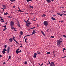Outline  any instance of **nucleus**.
Segmentation results:
<instances>
[{"mask_svg":"<svg viewBox=\"0 0 66 66\" xmlns=\"http://www.w3.org/2000/svg\"><path fill=\"white\" fill-rule=\"evenodd\" d=\"M43 24L45 26H47L48 24V21H45L43 23Z\"/></svg>","mask_w":66,"mask_h":66,"instance_id":"obj_1","label":"nucleus"},{"mask_svg":"<svg viewBox=\"0 0 66 66\" xmlns=\"http://www.w3.org/2000/svg\"><path fill=\"white\" fill-rule=\"evenodd\" d=\"M63 41H60V40H57V45H61V42H62Z\"/></svg>","mask_w":66,"mask_h":66,"instance_id":"obj_2","label":"nucleus"},{"mask_svg":"<svg viewBox=\"0 0 66 66\" xmlns=\"http://www.w3.org/2000/svg\"><path fill=\"white\" fill-rule=\"evenodd\" d=\"M50 66H55V65L54 62H52L51 63Z\"/></svg>","mask_w":66,"mask_h":66,"instance_id":"obj_3","label":"nucleus"},{"mask_svg":"<svg viewBox=\"0 0 66 66\" xmlns=\"http://www.w3.org/2000/svg\"><path fill=\"white\" fill-rule=\"evenodd\" d=\"M26 23V26L27 27H29V25L30 24H31V23Z\"/></svg>","mask_w":66,"mask_h":66,"instance_id":"obj_4","label":"nucleus"},{"mask_svg":"<svg viewBox=\"0 0 66 66\" xmlns=\"http://www.w3.org/2000/svg\"><path fill=\"white\" fill-rule=\"evenodd\" d=\"M19 48H18V49L16 50V54H18V53H19L18 52H19Z\"/></svg>","mask_w":66,"mask_h":66,"instance_id":"obj_5","label":"nucleus"},{"mask_svg":"<svg viewBox=\"0 0 66 66\" xmlns=\"http://www.w3.org/2000/svg\"><path fill=\"white\" fill-rule=\"evenodd\" d=\"M14 22H13L12 21H11L10 22V26H13V25L14 24Z\"/></svg>","mask_w":66,"mask_h":66,"instance_id":"obj_6","label":"nucleus"},{"mask_svg":"<svg viewBox=\"0 0 66 66\" xmlns=\"http://www.w3.org/2000/svg\"><path fill=\"white\" fill-rule=\"evenodd\" d=\"M10 47L9 46L8 48L7 49V53H9L10 52Z\"/></svg>","mask_w":66,"mask_h":66,"instance_id":"obj_7","label":"nucleus"},{"mask_svg":"<svg viewBox=\"0 0 66 66\" xmlns=\"http://www.w3.org/2000/svg\"><path fill=\"white\" fill-rule=\"evenodd\" d=\"M13 38H10L9 39V40L10 41V42H12V41H13Z\"/></svg>","mask_w":66,"mask_h":66,"instance_id":"obj_8","label":"nucleus"},{"mask_svg":"<svg viewBox=\"0 0 66 66\" xmlns=\"http://www.w3.org/2000/svg\"><path fill=\"white\" fill-rule=\"evenodd\" d=\"M13 40H14V41L15 42H16V43H17V44H19V43H18V42H17V41L15 40V39H14V38H13Z\"/></svg>","mask_w":66,"mask_h":66,"instance_id":"obj_9","label":"nucleus"},{"mask_svg":"<svg viewBox=\"0 0 66 66\" xmlns=\"http://www.w3.org/2000/svg\"><path fill=\"white\" fill-rule=\"evenodd\" d=\"M18 27H19L20 28H21L20 26V24H19V22L18 21Z\"/></svg>","mask_w":66,"mask_h":66,"instance_id":"obj_10","label":"nucleus"},{"mask_svg":"<svg viewBox=\"0 0 66 66\" xmlns=\"http://www.w3.org/2000/svg\"><path fill=\"white\" fill-rule=\"evenodd\" d=\"M46 1L48 3H50V2H51V1L50 0H47Z\"/></svg>","mask_w":66,"mask_h":66,"instance_id":"obj_11","label":"nucleus"},{"mask_svg":"<svg viewBox=\"0 0 66 66\" xmlns=\"http://www.w3.org/2000/svg\"><path fill=\"white\" fill-rule=\"evenodd\" d=\"M51 19H52V20H56V19H55V18H53V17H52L51 18Z\"/></svg>","mask_w":66,"mask_h":66,"instance_id":"obj_12","label":"nucleus"},{"mask_svg":"<svg viewBox=\"0 0 66 66\" xmlns=\"http://www.w3.org/2000/svg\"><path fill=\"white\" fill-rule=\"evenodd\" d=\"M46 16V15L43 14L42 15V17H45Z\"/></svg>","mask_w":66,"mask_h":66,"instance_id":"obj_13","label":"nucleus"},{"mask_svg":"<svg viewBox=\"0 0 66 66\" xmlns=\"http://www.w3.org/2000/svg\"><path fill=\"white\" fill-rule=\"evenodd\" d=\"M57 14L58 15H59H59H60V16H62V14H60V13H57Z\"/></svg>","mask_w":66,"mask_h":66,"instance_id":"obj_14","label":"nucleus"},{"mask_svg":"<svg viewBox=\"0 0 66 66\" xmlns=\"http://www.w3.org/2000/svg\"><path fill=\"white\" fill-rule=\"evenodd\" d=\"M41 33H42V34H43V35L44 36H45V34H44V32H43V31H41Z\"/></svg>","mask_w":66,"mask_h":66,"instance_id":"obj_15","label":"nucleus"},{"mask_svg":"<svg viewBox=\"0 0 66 66\" xmlns=\"http://www.w3.org/2000/svg\"><path fill=\"white\" fill-rule=\"evenodd\" d=\"M20 33L21 35H22V34H23V32L22 31H21L20 32Z\"/></svg>","mask_w":66,"mask_h":66,"instance_id":"obj_16","label":"nucleus"},{"mask_svg":"<svg viewBox=\"0 0 66 66\" xmlns=\"http://www.w3.org/2000/svg\"><path fill=\"white\" fill-rule=\"evenodd\" d=\"M35 34V30H33V31L32 32V33L31 34V35H33V34Z\"/></svg>","mask_w":66,"mask_h":66,"instance_id":"obj_17","label":"nucleus"},{"mask_svg":"<svg viewBox=\"0 0 66 66\" xmlns=\"http://www.w3.org/2000/svg\"><path fill=\"white\" fill-rule=\"evenodd\" d=\"M29 19H28L27 20V21H26L25 20H24V22H26V23H27L29 21Z\"/></svg>","mask_w":66,"mask_h":66,"instance_id":"obj_18","label":"nucleus"},{"mask_svg":"<svg viewBox=\"0 0 66 66\" xmlns=\"http://www.w3.org/2000/svg\"><path fill=\"white\" fill-rule=\"evenodd\" d=\"M14 27H13V26H11V29H14Z\"/></svg>","mask_w":66,"mask_h":66,"instance_id":"obj_19","label":"nucleus"},{"mask_svg":"<svg viewBox=\"0 0 66 66\" xmlns=\"http://www.w3.org/2000/svg\"><path fill=\"white\" fill-rule=\"evenodd\" d=\"M7 51V50L5 49H4L3 50V51H4L5 52V51Z\"/></svg>","mask_w":66,"mask_h":66,"instance_id":"obj_20","label":"nucleus"},{"mask_svg":"<svg viewBox=\"0 0 66 66\" xmlns=\"http://www.w3.org/2000/svg\"><path fill=\"white\" fill-rule=\"evenodd\" d=\"M8 14V13L7 12H6L4 14V15H7Z\"/></svg>","mask_w":66,"mask_h":66,"instance_id":"obj_21","label":"nucleus"},{"mask_svg":"<svg viewBox=\"0 0 66 66\" xmlns=\"http://www.w3.org/2000/svg\"><path fill=\"white\" fill-rule=\"evenodd\" d=\"M27 39H28V38H26L25 39V41L26 43H27Z\"/></svg>","mask_w":66,"mask_h":66,"instance_id":"obj_22","label":"nucleus"},{"mask_svg":"<svg viewBox=\"0 0 66 66\" xmlns=\"http://www.w3.org/2000/svg\"><path fill=\"white\" fill-rule=\"evenodd\" d=\"M4 27L5 28V29H6V26L5 25L4 26Z\"/></svg>","mask_w":66,"mask_h":66,"instance_id":"obj_23","label":"nucleus"},{"mask_svg":"<svg viewBox=\"0 0 66 66\" xmlns=\"http://www.w3.org/2000/svg\"><path fill=\"white\" fill-rule=\"evenodd\" d=\"M37 53H38V54H40V52H37Z\"/></svg>","mask_w":66,"mask_h":66,"instance_id":"obj_24","label":"nucleus"},{"mask_svg":"<svg viewBox=\"0 0 66 66\" xmlns=\"http://www.w3.org/2000/svg\"><path fill=\"white\" fill-rule=\"evenodd\" d=\"M55 53V51H54L52 52V53H53L54 55V53Z\"/></svg>","mask_w":66,"mask_h":66,"instance_id":"obj_25","label":"nucleus"},{"mask_svg":"<svg viewBox=\"0 0 66 66\" xmlns=\"http://www.w3.org/2000/svg\"><path fill=\"white\" fill-rule=\"evenodd\" d=\"M29 7H30V8H31V9H33V6H29Z\"/></svg>","mask_w":66,"mask_h":66,"instance_id":"obj_26","label":"nucleus"},{"mask_svg":"<svg viewBox=\"0 0 66 66\" xmlns=\"http://www.w3.org/2000/svg\"><path fill=\"white\" fill-rule=\"evenodd\" d=\"M11 56L10 55L9 56V60L10 59H11Z\"/></svg>","mask_w":66,"mask_h":66,"instance_id":"obj_27","label":"nucleus"},{"mask_svg":"<svg viewBox=\"0 0 66 66\" xmlns=\"http://www.w3.org/2000/svg\"><path fill=\"white\" fill-rule=\"evenodd\" d=\"M2 52L3 53V54H4L5 53V52L4 51H2Z\"/></svg>","mask_w":66,"mask_h":66,"instance_id":"obj_28","label":"nucleus"},{"mask_svg":"<svg viewBox=\"0 0 66 66\" xmlns=\"http://www.w3.org/2000/svg\"><path fill=\"white\" fill-rule=\"evenodd\" d=\"M63 35V37H65V38H66V35Z\"/></svg>","mask_w":66,"mask_h":66,"instance_id":"obj_29","label":"nucleus"},{"mask_svg":"<svg viewBox=\"0 0 66 66\" xmlns=\"http://www.w3.org/2000/svg\"><path fill=\"white\" fill-rule=\"evenodd\" d=\"M6 47H7V45H5L4 46V47H5V48H6Z\"/></svg>","mask_w":66,"mask_h":66,"instance_id":"obj_30","label":"nucleus"},{"mask_svg":"<svg viewBox=\"0 0 66 66\" xmlns=\"http://www.w3.org/2000/svg\"><path fill=\"white\" fill-rule=\"evenodd\" d=\"M5 30H6V29H5V28L3 29V31H5Z\"/></svg>","mask_w":66,"mask_h":66,"instance_id":"obj_31","label":"nucleus"},{"mask_svg":"<svg viewBox=\"0 0 66 66\" xmlns=\"http://www.w3.org/2000/svg\"><path fill=\"white\" fill-rule=\"evenodd\" d=\"M14 29L15 31H17V30H16V29L15 28H14Z\"/></svg>","mask_w":66,"mask_h":66,"instance_id":"obj_32","label":"nucleus"},{"mask_svg":"<svg viewBox=\"0 0 66 66\" xmlns=\"http://www.w3.org/2000/svg\"><path fill=\"white\" fill-rule=\"evenodd\" d=\"M27 64V62L26 61H25L24 62V64Z\"/></svg>","mask_w":66,"mask_h":66,"instance_id":"obj_33","label":"nucleus"},{"mask_svg":"<svg viewBox=\"0 0 66 66\" xmlns=\"http://www.w3.org/2000/svg\"><path fill=\"white\" fill-rule=\"evenodd\" d=\"M60 40V41H61V40H62V38H60V39H59V40Z\"/></svg>","mask_w":66,"mask_h":66,"instance_id":"obj_34","label":"nucleus"},{"mask_svg":"<svg viewBox=\"0 0 66 66\" xmlns=\"http://www.w3.org/2000/svg\"><path fill=\"white\" fill-rule=\"evenodd\" d=\"M34 57H35V58H36V55H34Z\"/></svg>","mask_w":66,"mask_h":66,"instance_id":"obj_35","label":"nucleus"},{"mask_svg":"<svg viewBox=\"0 0 66 66\" xmlns=\"http://www.w3.org/2000/svg\"><path fill=\"white\" fill-rule=\"evenodd\" d=\"M47 54H50V53L49 52H48L47 53Z\"/></svg>","mask_w":66,"mask_h":66,"instance_id":"obj_36","label":"nucleus"},{"mask_svg":"<svg viewBox=\"0 0 66 66\" xmlns=\"http://www.w3.org/2000/svg\"><path fill=\"white\" fill-rule=\"evenodd\" d=\"M51 37L52 38H54V36H51Z\"/></svg>","mask_w":66,"mask_h":66,"instance_id":"obj_37","label":"nucleus"},{"mask_svg":"<svg viewBox=\"0 0 66 66\" xmlns=\"http://www.w3.org/2000/svg\"><path fill=\"white\" fill-rule=\"evenodd\" d=\"M34 55H37V54H36V53H35L34 54Z\"/></svg>","mask_w":66,"mask_h":66,"instance_id":"obj_38","label":"nucleus"},{"mask_svg":"<svg viewBox=\"0 0 66 66\" xmlns=\"http://www.w3.org/2000/svg\"><path fill=\"white\" fill-rule=\"evenodd\" d=\"M15 0H11V2H13V1H15Z\"/></svg>","mask_w":66,"mask_h":66,"instance_id":"obj_39","label":"nucleus"},{"mask_svg":"<svg viewBox=\"0 0 66 66\" xmlns=\"http://www.w3.org/2000/svg\"><path fill=\"white\" fill-rule=\"evenodd\" d=\"M64 57H66V56H64V57H62L61 58H64Z\"/></svg>","mask_w":66,"mask_h":66,"instance_id":"obj_40","label":"nucleus"},{"mask_svg":"<svg viewBox=\"0 0 66 66\" xmlns=\"http://www.w3.org/2000/svg\"><path fill=\"white\" fill-rule=\"evenodd\" d=\"M26 36H30V35H27Z\"/></svg>","mask_w":66,"mask_h":66,"instance_id":"obj_41","label":"nucleus"},{"mask_svg":"<svg viewBox=\"0 0 66 66\" xmlns=\"http://www.w3.org/2000/svg\"><path fill=\"white\" fill-rule=\"evenodd\" d=\"M21 52V50H20V51H19L18 52H19V53H20Z\"/></svg>","mask_w":66,"mask_h":66,"instance_id":"obj_42","label":"nucleus"},{"mask_svg":"<svg viewBox=\"0 0 66 66\" xmlns=\"http://www.w3.org/2000/svg\"><path fill=\"white\" fill-rule=\"evenodd\" d=\"M3 5V7H5V5Z\"/></svg>","mask_w":66,"mask_h":66,"instance_id":"obj_43","label":"nucleus"},{"mask_svg":"<svg viewBox=\"0 0 66 66\" xmlns=\"http://www.w3.org/2000/svg\"><path fill=\"white\" fill-rule=\"evenodd\" d=\"M49 64L50 65V64H51V63H50V61H49Z\"/></svg>","mask_w":66,"mask_h":66,"instance_id":"obj_44","label":"nucleus"},{"mask_svg":"<svg viewBox=\"0 0 66 66\" xmlns=\"http://www.w3.org/2000/svg\"><path fill=\"white\" fill-rule=\"evenodd\" d=\"M43 63H42L41 65H40V66H43Z\"/></svg>","mask_w":66,"mask_h":66,"instance_id":"obj_45","label":"nucleus"},{"mask_svg":"<svg viewBox=\"0 0 66 66\" xmlns=\"http://www.w3.org/2000/svg\"><path fill=\"white\" fill-rule=\"evenodd\" d=\"M0 18H1V19H2V18H2L1 16H0Z\"/></svg>","mask_w":66,"mask_h":66,"instance_id":"obj_46","label":"nucleus"},{"mask_svg":"<svg viewBox=\"0 0 66 66\" xmlns=\"http://www.w3.org/2000/svg\"><path fill=\"white\" fill-rule=\"evenodd\" d=\"M8 18H11V17H10V16H8Z\"/></svg>","mask_w":66,"mask_h":66,"instance_id":"obj_47","label":"nucleus"},{"mask_svg":"<svg viewBox=\"0 0 66 66\" xmlns=\"http://www.w3.org/2000/svg\"><path fill=\"white\" fill-rule=\"evenodd\" d=\"M2 57V55H0V57Z\"/></svg>","mask_w":66,"mask_h":66,"instance_id":"obj_48","label":"nucleus"},{"mask_svg":"<svg viewBox=\"0 0 66 66\" xmlns=\"http://www.w3.org/2000/svg\"><path fill=\"white\" fill-rule=\"evenodd\" d=\"M27 2H29V0H26Z\"/></svg>","mask_w":66,"mask_h":66,"instance_id":"obj_49","label":"nucleus"},{"mask_svg":"<svg viewBox=\"0 0 66 66\" xmlns=\"http://www.w3.org/2000/svg\"><path fill=\"white\" fill-rule=\"evenodd\" d=\"M1 22H4V21H2L1 20Z\"/></svg>","mask_w":66,"mask_h":66,"instance_id":"obj_50","label":"nucleus"},{"mask_svg":"<svg viewBox=\"0 0 66 66\" xmlns=\"http://www.w3.org/2000/svg\"><path fill=\"white\" fill-rule=\"evenodd\" d=\"M29 1H32V0H29Z\"/></svg>","mask_w":66,"mask_h":66,"instance_id":"obj_51","label":"nucleus"},{"mask_svg":"<svg viewBox=\"0 0 66 66\" xmlns=\"http://www.w3.org/2000/svg\"><path fill=\"white\" fill-rule=\"evenodd\" d=\"M26 37H27V36H26L24 37V38H25Z\"/></svg>","mask_w":66,"mask_h":66,"instance_id":"obj_52","label":"nucleus"},{"mask_svg":"<svg viewBox=\"0 0 66 66\" xmlns=\"http://www.w3.org/2000/svg\"><path fill=\"white\" fill-rule=\"evenodd\" d=\"M34 19H33V21H35V20H34Z\"/></svg>","mask_w":66,"mask_h":66,"instance_id":"obj_53","label":"nucleus"},{"mask_svg":"<svg viewBox=\"0 0 66 66\" xmlns=\"http://www.w3.org/2000/svg\"><path fill=\"white\" fill-rule=\"evenodd\" d=\"M1 20H2V21H4V20L3 19H1Z\"/></svg>","mask_w":66,"mask_h":66,"instance_id":"obj_54","label":"nucleus"},{"mask_svg":"<svg viewBox=\"0 0 66 66\" xmlns=\"http://www.w3.org/2000/svg\"><path fill=\"white\" fill-rule=\"evenodd\" d=\"M19 11H20V12H22V11H21L20 10H19Z\"/></svg>","mask_w":66,"mask_h":66,"instance_id":"obj_55","label":"nucleus"},{"mask_svg":"<svg viewBox=\"0 0 66 66\" xmlns=\"http://www.w3.org/2000/svg\"><path fill=\"white\" fill-rule=\"evenodd\" d=\"M11 47H13V45H12L11 46Z\"/></svg>","mask_w":66,"mask_h":66,"instance_id":"obj_56","label":"nucleus"},{"mask_svg":"<svg viewBox=\"0 0 66 66\" xmlns=\"http://www.w3.org/2000/svg\"><path fill=\"white\" fill-rule=\"evenodd\" d=\"M38 64H39V65H40V63H39V62Z\"/></svg>","mask_w":66,"mask_h":66,"instance_id":"obj_57","label":"nucleus"},{"mask_svg":"<svg viewBox=\"0 0 66 66\" xmlns=\"http://www.w3.org/2000/svg\"><path fill=\"white\" fill-rule=\"evenodd\" d=\"M15 6H13V8H15Z\"/></svg>","mask_w":66,"mask_h":66,"instance_id":"obj_58","label":"nucleus"},{"mask_svg":"<svg viewBox=\"0 0 66 66\" xmlns=\"http://www.w3.org/2000/svg\"><path fill=\"white\" fill-rule=\"evenodd\" d=\"M6 63H5V62H3V64H6Z\"/></svg>","mask_w":66,"mask_h":66,"instance_id":"obj_59","label":"nucleus"},{"mask_svg":"<svg viewBox=\"0 0 66 66\" xmlns=\"http://www.w3.org/2000/svg\"><path fill=\"white\" fill-rule=\"evenodd\" d=\"M63 50H65V48H63Z\"/></svg>","mask_w":66,"mask_h":66,"instance_id":"obj_60","label":"nucleus"},{"mask_svg":"<svg viewBox=\"0 0 66 66\" xmlns=\"http://www.w3.org/2000/svg\"><path fill=\"white\" fill-rule=\"evenodd\" d=\"M46 31L47 32H48V29H47V30Z\"/></svg>","mask_w":66,"mask_h":66,"instance_id":"obj_61","label":"nucleus"},{"mask_svg":"<svg viewBox=\"0 0 66 66\" xmlns=\"http://www.w3.org/2000/svg\"><path fill=\"white\" fill-rule=\"evenodd\" d=\"M63 15H66V14H64V13H63Z\"/></svg>","mask_w":66,"mask_h":66,"instance_id":"obj_62","label":"nucleus"},{"mask_svg":"<svg viewBox=\"0 0 66 66\" xmlns=\"http://www.w3.org/2000/svg\"><path fill=\"white\" fill-rule=\"evenodd\" d=\"M64 13H66V11H63Z\"/></svg>","mask_w":66,"mask_h":66,"instance_id":"obj_63","label":"nucleus"},{"mask_svg":"<svg viewBox=\"0 0 66 66\" xmlns=\"http://www.w3.org/2000/svg\"><path fill=\"white\" fill-rule=\"evenodd\" d=\"M7 23L6 22V23H5V24H7Z\"/></svg>","mask_w":66,"mask_h":66,"instance_id":"obj_64","label":"nucleus"}]
</instances>
